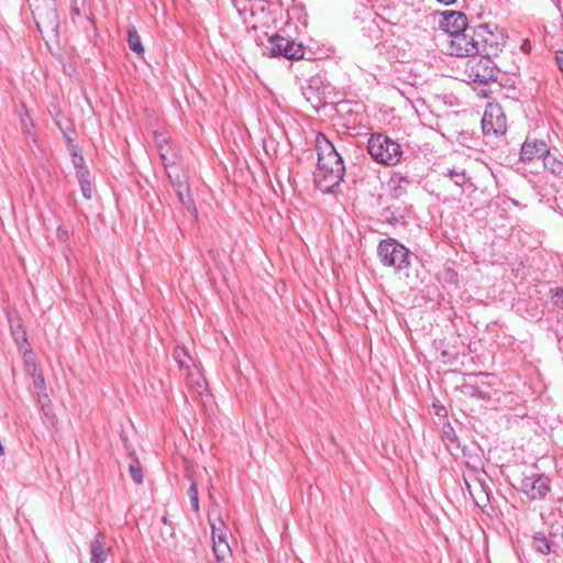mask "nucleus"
Returning <instances> with one entry per match:
<instances>
[{
    "label": "nucleus",
    "instance_id": "nucleus-1",
    "mask_svg": "<svg viewBox=\"0 0 563 563\" xmlns=\"http://www.w3.org/2000/svg\"><path fill=\"white\" fill-rule=\"evenodd\" d=\"M318 167L314 184L323 192L332 191L343 179L345 167L341 155L323 135L317 137Z\"/></svg>",
    "mask_w": 563,
    "mask_h": 563
},
{
    "label": "nucleus",
    "instance_id": "nucleus-2",
    "mask_svg": "<svg viewBox=\"0 0 563 563\" xmlns=\"http://www.w3.org/2000/svg\"><path fill=\"white\" fill-rule=\"evenodd\" d=\"M367 152L376 163L386 166L397 165L402 156L401 146L383 133L371 134Z\"/></svg>",
    "mask_w": 563,
    "mask_h": 563
},
{
    "label": "nucleus",
    "instance_id": "nucleus-3",
    "mask_svg": "<svg viewBox=\"0 0 563 563\" xmlns=\"http://www.w3.org/2000/svg\"><path fill=\"white\" fill-rule=\"evenodd\" d=\"M32 14L42 35L55 36L59 25L55 0H29Z\"/></svg>",
    "mask_w": 563,
    "mask_h": 563
},
{
    "label": "nucleus",
    "instance_id": "nucleus-4",
    "mask_svg": "<svg viewBox=\"0 0 563 563\" xmlns=\"http://www.w3.org/2000/svg\"><path fill=\"white\" fill-rule=\"evenodd\" d=\"M377 254L384 266L393 267L397 272L410 265V251L395 239L380 241Z\"/></svg>",
    "mask_w": 563,
    "mask_h": 563
},
{
    "label": "nucleus",
    "instance_id": "nucleus-5",
    "mask_svg": "<svg viewBox=\"0 0 563 563\" xmlns=\"http://www.w3.org/2000/svg\"><path fill=\"white\" fill-rule=\"evenodd\" d=\"M264 54L269 57H284L298 60L303 58L305 49L301 43L288 36L275 34L268 38L264 47Z\"/></svg>",
    "mask_w": 563,
    "mask_h": 563
},
{
    "label": "nucleus",
    "instance_id": "nucleus-6",
    "mask_svg": "<svg viewBox=\"0 0 563 563\" xmlns=\"http://www.w3.org/2000/svg\"><path fill=\"white\" fill-rule=\"evenodd\" d=\"M498 68L492 58L473 56L466 62L465 76L475 84H488L497 79Z\"/></svg>",
    "mask_w": 563,
    "mask_h": 563
},
{
    "label": "nucleus",
    "instance_id": "nucleus-7",
    "mask_svg": "<svg viewBox=\"0 0 563 563\" xmlns=\"http://www.w3.org/2000/svg\"><path fill=\"white\" fill-rule=\"evenodd\" d=\"M478 46V56L493 58L498 56L505 46L504 35L501 33L490 32L487 26L479 25L475 31V37Z\"/></svg>",
    "mask_w": 563,
    "mask_h": 563
},
{
    "label": "nucleus",
    "instance_id": "nucleus-8",
    "mask_svg": "<svg viewBox=\"0 0 563 563\" xmlns=\"http://www.w3.org/2000/svg\"><path fill=\"white\" fill-rule=\"evenodd\" d=\"M476 29H468L450 37L449 52L457 57H473L478 53L475 37Z\"/></svg>",
    "mask_w": 563,
    "mask_h": 563
},
{
    "label": "nucleus",
    "instance_id": "nucleus-9",
    "mask_svg": "<svg viewBox=\"0 0 563 563\" xmlns=\"http://www.w3.org/2000/svg\"><path fill=\"white\" fill-rule=\"evenodd\" d=\"M485 135H503L507 130L506 115L498 104H488L482 118Z\"/></svg>",
    "mask_w": 563,
    "mask_h": 563
},
{
    "label": "nucleus",
    "instance_id": "nucleus-10",
    "mask_svg": "<svg viewBox=\"0 0 563 563\" xmlns=\"http://www.w3.org/2000/svg\"><path fill=\"white\" fill-rule=\"evenodd\" d=\"M521 490L531 500L543 499L550 490V481L539 474L526 476L521 481Z\"/></svg>",
    "mask_w": 563,
    "mask_h": 563
},
{
    "label": "nucleus",
    "instance_id": "nucleus-11",
    "mask_svg": "<svg viewBox=\"0 0 563 563\" xmlns=\"http://www.w3.org/2000/svg\"><path fill=\"white\" fill-rule=\"evenodd\" d=\"M441 27L450 34V37L470 29L466 15L460 11L444 13Z\"/></svg>",
    "mask_w": 563,
    "mask_h": 563
},
{
    "label": "nucleus",
    "instance_id": "nucleus-12",
    "mask_svg": "<svg viewBox=\"0 0 563 563\" xmlns=\"http://www.w3.org/2000/svg\"><path fill=\"white\" fill-rule=\"evenodd\" d=\"M549 153V146L544 141L526 140L521 146L520 159L531 162L534 158H543Z\"/></svg>",
    "mask_w": 563,
    "mask_h": 563
},
{
    "label": "nucleus",
    "instance_id": "nucleus-13",
    "mask_svg": "<svg viewBox=\"0 0 563 563\" xmlns=\"http://www.w3.org/2000/svg\"><path fill=\"white\" fill-rule=\"evenodd\" d=\"M111 548L106 544V537L102 532H98L90 543V562L104 563Z\"/></svg>",
    "mask_w": 563,
    "mask_h": 563
},
{
    "label": "nucleus",
    "instance_id": "nucleus-14",
    "mask_svg": "<svg viewBox=\"0 0 563 563\" xmlns=\"http://www.w3.org/2000/svg\"><path fill=\"white\" fill-rule=\"evenodd\" d=\"M159 139H162V141H166V135L163 133H155V142L164 166L168 167L169 165H174L177 159L176 150L170 144H161Z\"/></svg>",
    "mask_w": 563,
    "mask_h": 563
},
{
    "label": "nucleus",
    "instance_id": "nucleus-15",
    "mask_svg": "<svg viewBox=\"0 0 563 563\" xmlns=\"http://www.w3.org/2000/svg\"><path fill=\"white\" fill-rule=\"evenodd\" d=\"M543 166L561 185L563 184V161L549 152L543 157Z\"/></svg>",
    "mask_w": 563,
    "mask_h": 563
},
{
    "label": "nucleus",
    "instance_id": "nucleus-16",
    "mask_svg": "<svg viewBox=\"0 0 563 563\" xmlns=\"http://www.w3.org/2000/svg\"><path fill=\"white\" fill-rule=\"evenodd\" d=\"M213 553L218 563H230L231 549L227 541H216L213 543Z\"/></svg>",
    "mask_w": 563,
    "mask_h": 563
},
{
    "label": "nucleus",
    "instance_id": "nucleus-17",
    "mask_svg": "<svg viewBox=\"0 0 563 563\" xmlns=\"http://www.w3.org/2000/svg\"><path fill=\"white\" fill-rule=\"evenodd\" d=\"M78 183L80 185L81 192L86 199H90L92 196V187L90 183V173L88 169H79L76 173Z\"/></svg>",
    "mask_w": 563,
    "mask_h": 563
},
{
    "label": "nucleus",
    "instance_id": "nucleus-18",
    "mask_svg": "<svg viewBox=\"0 0 563 563\" xmlns=\"http://www.w3.org/2000/svg\"><path fill=\"white\" fill-rule=\"evenodd\" d=\"M126 41L131 51H133L137 55H142L144 53L141 36L139 35L135 26L132 25L128 29Z\"/></svg>",
    "mask_w": 563,
    "mask_h": 563
},
{
    "label": "nucleus",
    "instance_id": "nucleus-19",
    "mask_svg": "<svg viewBox=\"0 0 563 563\" xmlns=\"http://www.w3.org/2000/svg\"><path fill=\"white\" fill-rule=\"evenodd\" d=\"M176 195H177L178 200L180 201V203L196 219L198 217V212H197V209H196L195 201H194L191 195L189 194V189L181 191V186H178V192Z\"/></svg>",
    "mask_w": 563,
    "mask_h": 563
},
{
    "label": "nucleus",
    "instance_id": "nucleus-20",
    "mask_svg": "<svg viewBox=\"0 0 563 563\" xmlns=\"http://www.w3.org/2000/svg\"><path fill=\"white\" fill-rule=\"evenodd\" d=\"M532 548L543 555L551 552V543L542 532H537L533 534Z\"/></svg>",
    "mask_w": 563,
    "mask_h": 563
},
{
    "label": "nucleus",
    "instance_id": "nucleus-21",
    "mask_svg": "<svg viewBox=\"0 0 563 563\" xmlns=\"http://www.w3.org/2000/svg\"><path fill=\"white\" fill-rule=\"evenodd\" d=\"M175 361L181 368H189L191 363V357L189 356L188 352L180 346H177L173 354Z\"/></svg>",
    "mask_w": 563,
    "mask_h": 563
},
{
    "label": "nucleus",
    "instance_id": "nucleus-22",
    "mask_svg": "<svg viewBox=\"0 0 563 563\" xmlns=\"http://www.w3.org/2000/svg\"><path fill=\"white\" fill-rule=\"evenodd\" d=\"M19 114L23 133L26 135H31V126L33 125V123L24 104H21Z\"/></svg>",
    "mask_w": 563,
    "mask_h": 563
},
{
    "label": "nucleus",
    "instance_id": "nucleus-23",
    "mask_svg": "<svg viewBox=\"0 0 563 563\" xmlns=\"http://www.w3.org/2000/svg\"><path fill=\"white\" fill-rule=\"evenodd\" d=\"M390 183L394 185L391 188V195L395 198H399L405 194L404 185L409 184V180L405 177L391 178Z\"/></svg>",
    "mask_w": 563,
    "mask_h": 563
},
{
    "label": "nucleus",
    "instance_id": "nucleus-24",
    "mask_svg": "<svg viewBox=\"0 0 563 563\" xmlns=\"http://www.w3.org/2000/svg\"><path fill=\"white\" fill-rule=\"evenodd\" d=\"M32 377H33V385H34V388L36 389V393L46 391L44 376H43L42 372H40L36 368V366H33Z\"/></svg>",
    "mask_w": 563,
    "mask_h": 563
},
{
    "label": "nucleus",
    "instance_id": "nucleus-25",
    "mask_svg": "<svg viewBox=\"0 0 563 563\" xmlns=\"http://www.w3.org/2000/svg\"><path fill=\"white\" fill-rule=\"evenodd\" d=\"M187 494L189 496L190 505L194 511H199V497H198V489H197V483L191 479V484L187 490Z\"/></svg>",
    "mask_w": 563,
    "mask_h": 563
},
{
    "label": "nucleus",
    "instance_id": "nucleus-26",
    "mask_svg": "<svg viewBox=\"0 0 563 563\" xmlns=\"http://www.w3.org/2000/svg\"><path fill=\"white\" fill-rule=\"evenodd\" d=\"M446 175L454 181L455 185L461 186V187L467 180L464 169L452 168V169L448 170Z\"/></svg>",
    "mask_w": 563,
    "mask_h": 563
},
{
    "label": "nucleus",
    "instance_id": "nucleus-27",
    "mask_svg": "<svg viewBox=\"0 0 563 563\" xmlns=\"http://www.w3.org/2000/svg\"><path fill=\"white\" fill-rule=\"evenodd\" d=\"M129 471L134 483L139 485L143 483V473L139 462L131 464Z\"/></svg>",
    "mask_w": 563,
    "mask_h": 563
},
{
    "label": "nucleus",
    "instance_id": "nucleus-28",
    "mask_svg": "<svg viewBox=\"0 0 563 563\" xmlns=\"http://www.w3.org/2000/svg\"><path fill=\"white\" fill-rule=\"evenodd\" d=\"M211 537L212 543L216 541H227L224 531L220 527H216L213 523H211Z\"/></svg>",
    "mask_w": 563,
    "mask_h": 563
},
{
    "label": "nucleus",
    "instance_id": "nucleus-29",
    "mask_svg": "<svg viewBox=\"0 0 563 563\" xmlns=\"http://www.w3.org/2000/svg\"><path fill=\"white\" fill-rule=\"evenodd\" d=\"M168 178L172 183L173 188L175 189L176 194L178 192V186H181L183 190H188V184L186 181H183L178 176L174 179L172 174L168 173Z\"/></svg>",
    "mask_w": 563,
    "mask_h": 563
},
{
    "label": "nucleus",
    "instance_id": "nucleus-30",
    "mask_svg": "<svg viewBox=\"0 0 563 563\" xmlns=\"http://www.w3.org/2000/svg\"><path fill=\"white\" fill-rule=\"evenodd\" d=\"M553 305L558 308H563V289L558 288L555 289L553 296H552Z\"/></svg>",
    "mask_w": 563,
    "mask_h": 563
},
{
    "label": "nucleus",
    "instance_id": "nucleus-31",
    "mask_svg": "<svg viewBox=\"0 0 563 563\" xmlns=\"http://www.w3.org/2000/svg\"><path fill=\"white\" fill-rule=\"evenodd\" d=\"M36 394H37L38 405L42 407L43 410H45L46 407H48L51 404V399H49L47 393L44 391V393H36Z\"/></svg>",
    "mask_w": 563,
    "mask_h": 563
},
{
    "label": "nucleus",
    "instance_id": "nucleus-32",
    "mask_svg": "<svg viewBox=\"0 0 563 563\" xmlns=\"http://www.w3.org/2000/svg\"><path fill=\"white\" fill-rule=\"evenodd\" d=\"M73 164H74V166L76 168V173L79 172V169H87L84 166V157L79 156V155H77L75 153H74Z\"/></svg>",
    "mask_w": 563,
    "mask_h": 563
},
{
    "label": "nucleus",
    "instance_id": "nucleus-33",
    "mask_svg": "<svg viewBox=\"0 0 563 563\" xmlns=\"http://www.w3.org/2000/svg\"><path fill=\"white\" fill-rule=\"evenodd\" d=\"M383 216L389 223H397L399 221L398 217H396L394 213L389 214L388 208L384 210Z\"/></svg>",
    "mask_w": 563,
    "mask_h": 563
},
{
    "label": "nucleus",
    "instance_id": "nucleus-34",
    "mask_svg": "<svg viewBox=\"0 0 563 563\" xmlns=\"http://www.w3.org/2000/svg\"><path fill=\"white\" fill-rule=\"evenodd\" d=\"M556 62L560 66V69L562 70L563 73V52H560L556 54Z\"/></svg>",
    "mask_w": 563,
    "mask_h": 563
},
{
    "label": "nucleus",
    "instance_id": "nucleus-35",
    "mask_svg": "<svg viewBox=\"0 0 563 563\" xmlns=\"http://www.w3.org/2000/svg\"><path fill=\"white\" fill-rule=\"evenodd\" d=\"M440 3H443L445 5L454 3L456 0H437Z\"/></svg>",
    "mask_w": 563,
    "mask_h": 563
},
{
    "label": "nucleus",
    "instance_id": "nucleus-36",
    "mask_svg": "<svg viewBox=\"0 0 563 563\" xmlns=\"http://www.w3.org/2000/svg\"><path fill=\"white\" fill-rule=\"evenodd\" d=\"M159 141H161V144H163V145L169 144V141L167 137H166V141H162V139H159Z\"/></svg>",
    "mask_w": 563,
    "mask_h": 563
}]
</instances>
